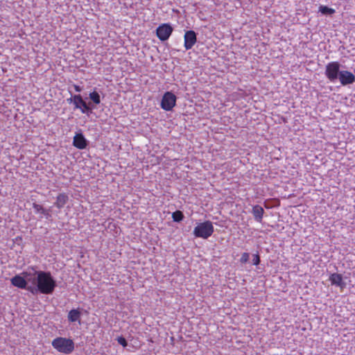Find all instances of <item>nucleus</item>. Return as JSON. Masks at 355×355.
<instances>
[{
	"label": "nucleus",
	"mask_w": 355,
	"mask_h": 355,
	"mask_svg": "<svg viewBox=\"0 0 355 355\" xmlns=\"http://www.w3.org/2000/svg\"><path fill=\"white\" fill-rule=\"evenodd\" d=\"M89 96L94 104L98 105L101 103V96L97 92L94 91Z\"/></svg>",
	"instance_id": "2eb2a0df"
},
{
	"label": "nucleus",
	"mask_w": 355,
	"mask_h": 355,
	"mask_svg": "<svg viewBox=\"0 0 355 355\" xmlns=\"http://www.w3.org/2000/svg\"><path fill=\"white\" fill-rule=\"evenodd\" d=\"M340 64L338 62H331L326 65L325 76L331 81L335 82L340 76Z\"/></svg>",
	"instance_id": "39448f33"
},
{
	"label": "nucleus",
	"mask_w": 355,
	"mask_h": 355,
	"mask_svg": "<svg viewBox=\"0 0 355 355\" xmlns=\"http://www.w3.org/2000/svg\"><path fill=\"white\" fill-rule=\"evenodd\" d=\"M116 340H117V342L120 345H121L123 347H125L128 345L127 340H125V338L124 337L119 336Z\"/></svg>",
	"instance_id": "aec40b11"
},
{
	"label": "nucleus",
	"mask_w": 355,
	"mask_h": 355,
	"mask_svg": "<svg viewBox=\"0 0 355 355\" xmlns=\"http://www.w3.org/2000/svg\"><path fill=\"white\" fill-rule=\"evenodd\" d=\"M268 200H279V199H278V198H268Z\"/></svg>",
	"instance_id": "393cba45"
},
{
	"label": "nucleus",
	"mask_w": 355,
	"mask_h": 355,
	"mask_svg": "<svg viewBox=\"0 0 355 355\" xmlns=\"http://www.w3.org/2000/svg\"><path fill=\"white\" fill-rule=\"evenodd\" d=\"M214 231V229L212 223L209 220H206L198 224L195 227L193 234L196 237L207 239L212 235Z\"/></svg>",
	"instance_id": "7ed1b4c3"
},
{
	"label": "nucleus",
	"mask_w": 355,
	"mask_h": 355,
	"mask_svg": "<svg viewBox=\"0 0 355 355\" xmlns=\"http://www.w3.org/2000/svg\"><path fill=\"white\" fill-rule=\"evenodd\" d=\"M176 96L172 92H166L161 101V107L166 111H170L175 105Z\"/></svg>",
	"instance_id": "423d86ee"
},
{
	"label": "nucleus",
	"mask_w": 355,
	"mask_h": 355,
	"mask_svg": "<svg viewBox=\"0 0 355 355\" xmlns=\"http://www.w3.org/2000/svg\"><path fill=\"white\" fill-rule=\"evenodd\" d=\"M11 283L13 286L22 289H26L32 293H36V287L32 286H27V282L24 277L15 275L11 279Z\"/></svg>",
	"instance_id": "0eeeda50"
},
{
	"label": "nucleus",
	"mask_w": 355,
	"mask_h": 355,
	"mask_svg": "<svg viewBox=\"0 0 355 355\" xmlns=\"http://www.w3.org/2000/svg\"><path fill=\"white\" fill-rule=\"evenodd\" d=\"M81 313L78 309H72L68 313V320L71 322L80 321Z\"/></svg>",
	"instance_id": "ddd939ff"
},
{
	"label": "nucleus",
	"mask_w": 355,
	"mask_h": 355,
	"mask_svg": "<svg viewBox=\"0 0 355 355\" xmlns=\"http://www.w3.org/2000/svg\"><path fill=\"white\" fill-rule=\"evenodd\" d=\"M67 101L70 103H73L75 105V108L80 109L83 114H89L92 113V110L95 108V106L91 103L87 104L80 94L73 95L70 98L67 99Z\"/></svg>",
	"instance_id": "20e7f679"
},
{
	"label": "nucleus",
	"mask_w": 355,
	"mask_h": 355,
	"mask_svg": "<svg viewBox=\"0 0 355 355\" xmlns=\"http://www.w3.org/2000/svg\"><path fill=\"white\" fill-rule=\"evenodd\" d=\"M173 30L170 24H163L157 28L156 34L161 41H166L172 34Z\"/></svg>",
	"instance_id": "6e6552de"
},
{
	"label": "nucleus",
	"mask_w": 355,
	"mask_h": 355,
	"mask_svg": "<svg viewBox=\"0 0 355 355\" xmlns=\"http://www.w3.org/2000/svg\"><path fill=\"white\" fill-rule=\"evenodd\" d=\"M249 254L248 252H243L242 254H241V257L240 259V261L242 263H245L248 261L249 260Z\"/></svg>",
	"instance_id": "6ab92c4d"
},
{
	"label": "nucleus",
	"mask_w": 355,
	"mask_h": 355,
	"mask_svg": "<svg viewBox=\"0 0 355 355\" xmlns=\"http://www.w3.org/2000/svg\"><path fill=\"white\" fill-rule=\"evenodd\" d=\"M197 41L196 33L193 31H188L184 34V47L191 49Z\"/></svg>",
	"instance_id": "1a4fd4ad"
},
{
	"label": "nucleus",
	"mask_w": 355,
	"mask_h": 355,
	"mask_svg": "<svg viewBox=\"0 0 355 355\" xmlns=\"http://www.w3.org/2000/svg\"><path fill=\"white\" fill-rule=\"evenodd\" d=\"M64 198H65V196L64 194H60L58 198H57V200H64Z\"/></svg>",
	"instance_id": "b1692460"
},
{
	"label": "nucleus",
	"mask_w": 355,
	"mask_h": 355,
	"mask_svg": "<svg viewBox=\"0 0 355 355\" xmlns=\"http://www.w3.org/2000/svg\"><path fill=\"white\" fill-rule=\"evenodd\" d=\"M260 263V257L259 254H254L253 257V264L255 266L259 265Z\"/></svg>",
	"instance_id": "412c9836"
},
{
	"label": "nucleus",
	"mask_w": 355,
	"mask_h": 355,
	"mask_svg": "<svg viewBox=\"0 0 355 355\" xmlns=\"http://www.w3.org/2000/svg\"><path fill=\"white\" fill-rule=\"evenodd\" d=\"M88 141L85 138L84 135L80 132L77 133L73 141V145L78 149H84L87 147Z\"/></svg>",
	"instance_id": "9b49d317"
},
{
	"label": "nucleus",
	"mask_w": 355,
	"mask_h": 355,
	"mask_svg": "<svg viewBox=\"0 0 355 355\" xmlns=\"http://www.w3.org/2000/svg\"><path fill=\"white\" fill-rule=\"evenodd\" d=\"M338 78L343 85H350L355 82V76L349 71H341Z\"/></svg>",
	"instance_id": "9d476101"
},
{
	"label": "nucleus",
	"mask_w": 355,
	"mask_h": 355,
	"mask_svg": "<svg viewBox=\"0 0 355 355\" xmlns=\"http://www.w3.org/2000/svg\"><path fill=\"white\" fill-rule=\"evenodd\" d=\"M172 218L174 222H180L184 218V214L181 211L177 210L173 212Z\"/></svg>",
	"instance_id": "f3484780"
},
{
	"label": "nucleus",
	"mask_w": 355,
	"mask_h": 355,
	"mask_svg": "<svg viewBox=\"0 0 355 355\" xmlns=\"http://www.w3.org/2000/svg\"><path fill=\"white\" fill-rule=\"evenodd\" d=\"M34 207L37 212H39L40 210H42V213L45 212L42 207L39 205L34 204Z\"/></svg>",
	"instance_id": "4be33fe9"
},
{
	"label": "nucleus",
	"mask_w": 355,
	"mask_h": 355,
	"mask_svg": "<svg viewBox=\"0 0 355 355\" xmlns=\"http://www.w3.org/2000/svg\"><path fill=\"white\" fill-rule=\"evenodd\" d=\"M23 275H24V277L28 282H31L33 284H35V283L37 284V277H35V273H34L33 275H31L30 273H28V272H23Z\"/></svg>",
	"instance_id": "a211bd4d"
},
{
	"label": "nucleus",
	"mask_w": 355,
	"mask_h": 355,
	"mask_svg": "<svg viewBox=\"0 0 355 355\" xmlns=\"http://www.w3.org/2000/svg\"><path fill=\"white\" fill-rule=\"evenodd\" d=\"M320 12L322 14L325 15H331L335 12V10L331 8H329L326 6H320L319 8Z\"/></svg>",
	"instance_id": "dca6fc26"
},
{
	"label": "nucleus",
	"mask_w": 355,
	"mask_h": 355,
	"mask_svg": "<svg viewBox=\"0 0 355 355\" xmlns=\"http://www.w3.org/2000/svg\"><path fill=\"white\" fill-rule=\"evenodd\" d=\"M52 347L58 352L64 354L72 353L75 348V343L71 338L57 337L51 342Z\"/></svg>",
	"instance_id": "f03ea898"
},
{
	"label": "nucleus",
	"mask_w": 355,
	"mask_h": 355,
	"mask_svg": "<svg viewBox=\"0 0 355 355\" xmlns=\"http://www.w3.org/2000/svg\"><path fill=\"white\" fill-rule=\"evenodd\" d=\"M37 274V288L42 294H51L53 292L56 286L55 280L49 272L38 271Z\"/></svg>",
	"instance_id": "f257e3e1"
},
{
	"label": "nucleus",
	"mask_w": 355,
	"mask_h": 355,
	"mask_svg": "<svg viewBox=\"0 0 355 355\" xmlns=\"http://www.w3.org/2000/svg\"><path fill=\"white\" fill-rule=\"evenodd\" d=\"M74 89H75L76 92H80L82 91V87H80V86L76 85H74Z\"/></svg>",
	"instance_id": "5701e85b"
},
{
	"label": "nucleus",
	"mask_w": 355,
	"mask_h": 355,
	"mask_svg": "<svg viewBox=\"0 0 355 355\" xmlns=\"http://www.w3.org/2000/svg\"><path fill=\"white\" fill-rule=\"evenodd\" d=\"M329 281L332 285H335L341 288H343L345 286V284L343 282V278L342 275L338 273H333L329 276Z\"/></svg>",
	"instance_id": "f8f14e48"
},
{
	"label": "nucleus",
	"mask_w": 355,
	"mask_h": 355,
	"mask_svg": "<svg viewBox=\"0 0 355 355\" xmlns=\"http://www.w3.org/2000/svg\"><path fill=\"white\" fill-rule=\"evenodd\" d=\"M252 213L255 219L260 222L263 217V209L261 206H254L252 208Z\"/></svg>",
	"instance_id": "4468645a"
}]
</instances>
